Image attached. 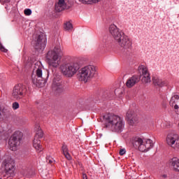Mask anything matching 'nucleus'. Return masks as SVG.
<instances>
[{
    "instance_id": "obj_1",
    "label": "nucleus",
    "mask_w": 179,
    "mask_h": 179,
    "mask_svg": "<svg viewBox=\"0 0 179 179\" xmlns=\"http://www.w3.org/2000/svg\"><path fill=\"white\" fill-rule=\"evenodd\" d=\"M109 32L120 47L122 52L126 55H131L132 54V41L129 39V37L120 31V29L115 24H111L109 27Z\"/></svg>"
},
{
    "instance_id": "obj_2",
    "label": "nucleus",
    "mask_w": 179,
    "mask_h": 179,
    "mask_svg": "<svg viewBox=\"0 0 179 179\" xmlns=\"http://www.w3.org/2000/svg\"><path fill=\"white\" fill-rule=\"evenodd\" d=\"M138 72L140 76H133L127 80L126 86L127 87H134L141 80V76H143L141 78L142 83L144 85L150 83V73L148 66L142 64L138 66Z\"/></svg>"
},
{
    "instance_id": "obj_3",
    "label": "nucleus",
    "mask_w": 179,
    "mask_h": 179,
    "mask_svg": "<svg viewBox=\"0 0 179 179\" xmlns=\"http://www.w3.org/2000/svg\"><path fill=\"white\" fill-rule=\"evenodd\" d=\"M103 119L106 122L105 127L112 132H122L124 129V120L120 116L108 113L103 115Z\"/></svg>"
},
{
    "instance_id": "obj_4",
    "label": "nucleus",
    "mask_w": 179,
    "mask_h": 179,
    "mask_svg": "<svg viewBox=\"0 0 179 179\" xmlns=\"http://www.w3.org/2000/svg\"><path fill=\"white\" fill-rule=\"evenodd\" d=\"M41 62H37L34 64V73L31 75V79L34 85H36L37 87H43L47 82L48 78V71H44Z\"/></svg>"
},
{
    "instance_id": "obj_5",
    "label": "nucleus",
    "mask_w": 179,
    "mask_h": 179,
    "mask_svg": "<svg viewBox=\"0 0 179 179\" xmlns=\"http://www.w3.org/2000/svg\"><path fill=\"white\" fill-rule=\"evenodd\" d=\"M62 49L61 45H57L54 49L50 50L45 55V61L49 66L58 68L61 64V55Z\"/></svg>"
},
{
    "instance_id": "obj_6",
    "label": "nucleus",
    "mask_w": 179,
    "mask_h": 179,
    "mask_svg": "<svg viewBox=\"0 0 179 179\" xmlns=\"http://www.w3.org/2000/svg\"><path fill=\"white\" fill-rule=\"evenodd\" d=\"M60 69L64 76L72 78L80 69V64L78 62L64 63L61 66Z\"/></svg>"
},
{
    "instance_id": "obj_7",
    "label": "nucleus",
    "mask_w": 179,
    "mask_h": 179,
    "mask_svg": "<svg viewBox=\"0 0 179 179\" xmlns=\"http://www.w3.org/2000/svg\"><path fill=\"white\" fill-rule=\"evenodd\" d=\"M96 73V67L93 65H88L79 70L78 76H80V80L87 82L89 79L94 78Z\"/></svg>"
},
{
    "instance_id": "obj_8",
    "label": "nucleus",
    "mask_w": 179,
    "mask_h": 179,
    "mask_svg": "<svg viewBox=\"0 0 179 179\" xmlns=\"http://www.w3.org/2000/svg\"><path fill=\"white\" fill-rule=\"evenodd\" d=\"M23 138V133L20 131H15L9 138L8 141V146L10 150L15 151L17 149L19 145H20V142H22V139Z\"/></svg>"
},
{
    "instance_id": "obj_9",
    "label": "nucleus",
    "mask_w": 179,
    "mask_h": 179,
    "mask_svg": "<svg viewBox=\"0 0 179 179\" xmlns=\"http://www.w3.org/2000/svg\"><path fill=\"white\" fill-rule=\"evenodd\" d=\"M27 92V87L25 85L17 84L13 88L12 96L15 100H22L26 96Z\"/></svg>"
},
{
    "instance_id": "obj_10",
    "label": "nucleus",
    "mask_w": 179,
    "mask_h": 179,
    "mask_svg": "<svg viewBox=\"0 0 179 179\" xmlns=\"http://www.w3.org/2000/svg\"><path fill=\"white\" fill-rule=\"evenodd\" d=\"M166 143L173 149H179V136L177 134L171 133L166 136Z\"/></svg>"
},
{
    "instance_id": "obj_11",
    "label": "nucleus",
    "mask_w": 179,
    "mask_h": 179,
    "mask_svg": "<svg viewBox=\"0 0 179 179\" xmlns=\"http://www.w3.org/2000/svg\"><path fill=\"white\" fill-rule=\"evenodd\" d=\"M47 45V38L45 35L40 34L37 36L36 41L34 43V47L37 51H43Z\"/></svg>"
},
{
    "instance_id": "obj_12",
    "label": "nucleus",
    "mask_w": 179,
    "mask_h": 179,
    "mask_svg": "<svg viewBox=\"0 0 179 179\" xmlns=\"http://www.w3.org/2000/svg\"><path fill=\"white\" fill-rule=\"evenodd\" d=\"M3 166H4L5 173L7 176H13L15 173V162H13V159L10 158L5 159Z\"/></svg>"
},
{
    "instance_id": "obj_13",
    "label": "nucleus",
    "mask_w": 179,
    "mask_h": 179,
    "mask_svg": "<svg viewBox=\"0 0 179 179\" xmlns=\"http://www.w3.org/2000/svg\"><path fill=\"white\" fill-rule=\"evenodd\" d=\"M52 89L55 93H62L64 92V87L62 86V80L59 77L55 78L52 84Z\"/></svg>"
},
{
    "instance_id": "obj_14",
    "label": "nucleus",
    "mask_w": 179,
    "mask_h": 179,
    "mask_svg": "<svg viewBox=\"0 0 179 179\" xmlns=\"http://www.w3.org/2000/svg\"><path fill=\"white\" fill-rule=\"evenodd\" d=\"M126 118L129 124V125H136L138 124V117L134 113V111L129 110L126 114Z\"/></svg>"
},
{
    "instance_id": "obj_15",
    "label": "nucleus",
    "mask_w": 179,
    "mask_h": 179,
    "mask_svg": "<svg viewBox=\"0 0 179 179\" xmlns=\"http://www.w3.org/2000/svg\"><path fill=\"white\" fill-rule=\"evenodd\" d=\"M153 141L150 139L145 140L143 142V145L140 146V152H148L153 148Z\"/></svg>"
},
{
    "instance_id": "obj_16",
    "label": "nucleus",
    "mask_w": 179,
    "mask_h": 179,
    "mask_svg": "<svg viewBox=\"0 0 179 179\" xmlns=\"http://www.w3.org/2000/svg\"><path fill=\"white\" fill-rule=\"evenodd\" d=\"M66 9V4L65 0H59L58 3L55 4L56 12H62Z\"/></svg>"
},
{
    "instance_id": "obj_17",
    "label": "nucleus",
    "mask_w": 179,
    "mask_h": 179,
    "mask_svg": "<svg viewBox=\"0 0 179 179\" xmlns=\"http://www.w3.org/2000/svg\"><path fill=\"white\" fill-rule=\"evenodd\" d=\"M152 83L155 86H158L159 87H163V86L167 85V81H164L158 77H152Z\"/></svg>"
},
{
    "instance_id": "obj_18",
    "label": "nucleus",
    "mask_w": 179,
    "mask_h": 179,
    "mask_svg": "<svg viewBox=\"0 0 179 179\" xmlns=\"http://www.w3.org/2000/svg\"><path fill=\"white\" fill-rule=\"evenodd\" d=\"M179 96L178 95H173L169 102V104L171 107H174L175 110H178V105H177V103H178Z\"/></svg>"
},
{
    "instance_id": "obj_19",
    "label": "nucleus",
    "mask_w": 179,
    "mask_h": 179,
    "mask_svg": "<svg viewBox=\"0 0 179 179\" xmlns=\"http://www.w3.org/2000/svg\"><path fill=\"white\" fill-rule=\"evenodd\" d=\"M143 145V140L139 137H135L133 140V146L141 150V146Z\"/></svg>"
},
{
    "instance_id": "obj_20",
    "label": "nucleus",
    "mask_w": 179,
    "mask_h": 179,
    "mask_svg": "<svg viewBox=\"0 0 179 179\" xmlns=\"http://www.w3.org/2000/svg\"><path fill=\"white\" fill-rule=\"evenodd\" d=\"M172 167L175 170V171H179V159L177 157H173L171 159L170 162Z\"/></svg>"
},
{
    "instance_id": "obj_21",
    "label": "nucleus",
    "mask_w": 179,
    "mask_h": 179,
    "mask_svg": "<svg viewBox=\"0 0 179 179\" xmlns=\"http://www.w3.org/2000/svg\"><path fill=\"white\" fill-rule=\"evenodd\" d=\"M35 129L36 131V136H35L36 139H40L43 138V130H41V128L40 127V124H36Z\"/></svg>"
},
{
    "instance_id": "obj_22",
    "label": "nucleus",
    "mask_w": 179,
    "mask_h": 179,
    "mask_svg": "<svg viewBox=\"0 0 179 179\" xmlns=\"http://www.w3.org/2000/svg\"><path fill=\"white\" fill-rule=\"evenodd\" d=\"M40 143H41V141L34 138L33 141V145H34V148H36V150H38V152H42L43 150V147L41 146V145H40Z\"/></svg>"
},
{
    "instance_id": "obj_23",
    "label": "nucleus",
    "mask_w": 179,
    "mask_h": 179,
    "mask_svg": "<svg viewBox=\"0 0 179 179\" xmlns=\"http://www.w3.org/2000/svg\"><path fill=\"white\" fill-rule=\"evenodd\" d=\"M64 29L65 30H67V31H71V30L73 29V26L72 25V23L67 22L64 24Z\"/></svg>"
},
{
    "instance_id": "obj_24",
    "label": "nucleus",
    "mask_w": 179,
    "mask_h": 179,
    "mask_svg": "<svg viewBox=\"0 0 179 179\" xmlns=\"http://www.w3.org/2000/svg\"><path fill=\"white\" fill-rule=\"evenodd\" d=\"M100 1L101 0H79L81 3H92V2L97 3V2H100Z\"/></svg>"
},
{
    "instance_id": "obj_25",
    "label": "nucleus",
    "mask_w": 179,
    "mask_h": 179,
    "mask_svg": "<svg viewBox=\"0 0 179 179\" xmlns=\"http://www.w3.org/2000/svg\"><path fill=\"white\" fill-rule=\"evenodd\" d=\"M102 99H107V97H111V94L110 93V92L106 91L102 93Z\"/></svg>"
},
{
    "instance_id": "obj_26",
    "label": "nucleus",
    "mask_w": 179,
    "mask_h": 179,
    "mask_svg": "<svg viewBox=\"0 0 179 179\" xmlns=\"http://www.w3.org/2000/svg\"><path fill=\"white\" fill-rule=\"evenodd\" d=\"M24 13L26 16H30L31 15V10L30 8H26L24 10Z\"/></svg>"
},
{
    "instance_id": "obj_27",
    "label": "nucleus",
    "mask_w": 179,
    "mask_h": 179,
    "mask_svg": "<svg viewBox=\"0 0 179 179\" xmlns=\"http://www.w3.org/2000/svg\"><path fill=\"white\" fill-rule=\"evenodd\" d=\"M12 107H13V110H17V108H19V107H20V106L19 105V103L17 102H14L12 104Z\"/></svg>"
},
{
    "instance_id": "obj_28",
    "label": "nucleus",
    "mask_w": 179,
    "mask_h": 179,
    "mask_svg": "<svg viewBox=\"0 0 179 179\" xmlns=\"http://www.w3.org/2000/svg\"><path fill=\"white\" fill-rule=\"evenodd\" d=\"M122 93V91H121V90L119 88L116 89L114 92V94H115V96H120Z\"/></svg>"
},
{
    "instance_id": "obj_29",
    "label": "nucleus",
    "mask_w": 179,
    "mask_h": 179,
    "mask_svg": "<svg viewBox=\"0 0 179 179\" xmlns=\"http://www.w3.org/2000/svg\"><path fill=\"white\" fill-rule=\"evenodd\" d=\"M62 150L63 152V154L68 152V147L66 146V145H65V144L62 145Z\"/></svg>"
},
{
    "instance_id": "obj_30",
    "label": "nucleus",
    "mask_w": 179,
    "mask_h": 179,
    "mask_svg": "<svg viewBox=\"0 0 179 179\" xmlns=\"http://www.w3.org/2000/svg\"><path fill=\"white\" fill-rule=\"evenodd\" d=\"M63 155L65 156L66 159H67V160H71V155H69V152H64L63 153Z\"/></svg>"
},
{
    "instance_id": "obj_31",
    "label": "nucleus",
    "mask_w": 179,
    "mask_h": 179,
    "mask_svg": "<svg viewBox=\"0 0 179 179\" xmlns=\"http://www.w3.org/2000/svg\"><path fill=\"white\" fill-rule=\"evenodd\" d=\"M0 50L1 51H2L3 52H6V51H8V50H6L5 48V47H3V45H2V43H0Z\"/></svg>"
},
{
    "instance_id": "obj_32",
    "label": "nucleus",
    "mask_w": 179,
    "mask_h": 179,
    "mask_svg": "<svg viewBox=\"0 0 179 179\" xmlns=\"http://www.w3.org/2000/svg\"><path fill=\"white\" fill-rule=\"evenodd\" d=\"M126 152L127 151H125V150L124 149H121L120 150V156H124V155L126 153Z\"/></svg>"
},
{
    "instance_id": "obj_33",
    "label": "nucleus",
    "mask_w": 179,
    "mask_h": 179,
    "mask_svg": "<svg viewBox=\"0 0 179 179\" xmlns=\"http://www.w3.org/2000/svg\"><path fill=\"white\" fill-rule=\"evenodd\" d=\"M161 178H163V179H166L167 178V175L166 174H163L161 176Z\"/></svg>"
},
{
    "instance_id": "obj_34",
    "label": "nucleus",
    "mask_w": 179,
    "mask_h": 179,
    "mask_svg": "<svg viewBox=\"0 0 179 179\" xmlns=\"http://www.w3.org/2000/svg\"><path fill=\"white\" fill-rule=\"evenodd\" d=\"M83 179H87V175L86 173L83 174Z\"/></svg>"
},
{
    "instance_id": "obj_35",
    "label": "nucleus",
    "mask_w": 179,
    "mask_h": 179,
    "mask_svg": "<svg viewBox=\"0 0 179 179\" xmlns=\"http://www.w3.org/2000/svg\"><path fill=\"white\" fill-rule=\"evenodd\" d=\"M4 2H5L6 3H9V2H10V0H5Z\"/></svg>"
},
{
    "instance_id": "obj_36",
    "label": "nucleus",
    "mask_w": 179,
    "mask_h": 179,
    "mask_svg": "<svg viewBox=\"0 0 179 179\" xmlns=\"http://www.w3.org/2000/svg\"><path fill=\"white\" fill-rule=\"evenodd\" d=\"M106 47H107V45H102L101 46V48H106Z\"/></svg>"
},
{
    "instance_id": "obj_37",
    "label": "nucleus",
    "mask_w": 179,
    "mask_h": 179,
    "mask_svg": "<svg viewBox=\"0 0 179 179\" xmlns=\"http://www.w3.org/2000/svg\"><path fill=\"white\" fill-rule=\"evenodd\" d=\"M48 162L51 164L54 161L51 160V159H49V160H48Z\"/></svg>"
},
{
    "instance_id": "obj_38",
    "label": "nucleus",
    "mask_w": 179,
    "mask_h": 179,
    "mask_svg": "<svg viewBox=\"0 0 179 179\" xmlns=\"http://www.w3.org/2000/svg\"><path fill=\"white\" fill-rule=\"evenodd\" d=\"M0 115H1V113H0Z\"/></svg>"
},
{
    "instance_id": "obj_39",
    "label": "nucleus",
    "mask_w": 179,
    "mask_h": 179,
    "mask_svg": "<svg viewBox=\"0 0 179 179\" xmlns=\"http://www.w3.org/2000/svg\"><path fill=\"white\" fill-rule=\"evenodd\" d=\"M0 179H2V178H0Z\"/></svg>"
}]
</instances>
